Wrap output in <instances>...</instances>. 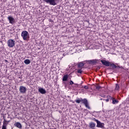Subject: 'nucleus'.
<instances>
[{
    "label": "nucleus",
    "mask_w": 129,
    "mask_h": 129,
    "mask_svg": "<svg viewBox=\"0 0 129 129\" xmlns=\"http://www.w3.org/2000/svg\"><path fill=\"white\" fill-rule=\"evenodd\" d=\"M21 37L24 41H28L30 39V34L28 31L24 30L21 33Z\"/></svg>",
    "instance_id": "f257e3e1"
},
{
    "label": "nucleus",
    "mask_w": 129,
    "mask_h": 129,
    "mask_svg": "<svg viewBox=\"0 0 129 129\" xmlns=\"http://www.w3.org/2000/svg\"><path fill=\"white\" fill-rule=\"evenodd\" d=\"M46 4H49L50 6H57L59 0H43Z\"/></svg>",
    "instance_id": "f03ea898"
},
{
    "label": "nucleus",
    "mask_w": 129,
    "mask_h": 129,
    "mask_svg": "<svg viewBox=\"0 0 129 129\" xmlns=\"http://www.w3.org/2000/svg\"><path fill=\"white\" fill-rule=\"evenodd\" d=\"M15 41L14 39H10L7 41V44L9 48H13L15 45Z\"/></svg>",
    "instance_id": "7ed1b4c3"
},
{
    "label": "nucleus",
    "mask_w": 129,
    "mask_h": 129,
    "mask_svg": "<svg viewBox=\"0 0 129 129\" xmlns=\"http://www.w3.org/2000/svg\"><path fill=\"white\" fill-rule=\"evenodd\" d=\"M8 20L9 21L10 24H11L12 25L16 24V19H15L13 16H9L8 17Z\"/></svg>",
    "instance_id": "20e7f679"
},
{
    "label": "nucleus",
    "mask_w": 129,
    "mask_h": 129,
    "mask_svg": "<svg viewBox=\"0 0 129 129\" xmlns=\"http://www.w3.org/2000/svg\"><path fill=\"white\" fill-rule=\"evenodd\" d=\"M101 62L103 65H104L106 67H109L111 65V62L106 61L105 59L101 60Z\"/></svg>",
    "instance_id": "39448f33"
},
{
    "label": "nucleus",
    "mask_w": 129,
    "mask_h": 129,
    "mask_svg": "<svg viewBox=\"0 0 129 129\" xmlns=\"http://www.w3.org/2000/svg\"><path fill=\"white\" fill-rule=\"evenodd\" d=\"M19 91L20 93H22V94L26 93V91H27V89L26 88V87L23 86H21L20 87Z\"/></svg>",
    "instance_id": "423d86ee"
},
{
    "label": "nucleus",
    "mask_w": 129,
    "mask_h": 129,
    "mask_svg": "<svg viewBox=\"0 0 129 129\" xmlns=\"http://www.w3.org/2000/svg\"><path fill=\"white\" fill-rule=\"evenodd\" d=\"M96 125V124L93 122H90L89 123V127H90V128H91V129H94Z\"/></svg>",
    "instance_id": "0eeeda50"
},
{
    "label": "nucleus",
    "mask_w": 129,
    "mask_h": 129,
    "mask_svg": "<svg viewBox=\"0 0 129 129\" xmlns=\"http://www.w3.org/2000/svg\"><path fill=\"white\" fill-rule=\"evenodd\" d=\"M103 126H104V124L103 123H102L100 121H97V127H101V128H102Z\"/></svg>",
    "instance_id": "6e6552de"
},
{
    "label": "nucleus",
    "mask_w": 129,
    "mask_h": 129,
    "mask_svg": "<svg viewBox=\"0 0 129 129\" xmlns=\"http://www.w3.org/2000/svg\"><path fill=\"white\" fill-rule=\"evenodd\" d=\"M38 91L41 93V94H45L46 93V90L43 88H39L38 89Z\"/></svg>",
    "instance_id": "1a4fd4ad"
},
{
    "label": "nucleus",
    "mask_w": 129,
    "mask_h": 129,
    "mask_svg": "<svg viewBox=\"0 0 129 129\" xmlns=\"http://www.w3.org/2000/svg\"><path fill=\"white\" fill-rule=\"evenodd\" d=\"M14 126H16L18 128H22V124L20 122H16L14 124Z\"/></svg>",
    "instance_id": "9d476101"
},
{
    "label": "nucleus",
    "mask_w": 129,
    "mask_h": 129,
    "mask_svg": "<svg viewBox=\"0 0 129 129\" xmlns=\"http://www.w3.org/2000/svg\"><path fill=\"white\" fill-rule=\"evenodd\" d=\"M68 79V75H64L62 78V81H67Z\"/></svg>",
    "instance_id": "9b49d317"
},
{
    "label": "nucleus",
    "mask_w": 129,
    "mask_h": 129,
    "mask_svg": "<svg viewBox=\"0 0 129 129\" xmlns=\"http://www.w3.org/2000/svg\"><path fill=\"white\" fill-rule=\"evenodd\" d=\"M83 68H78L77 69L78 73L79 74H81L82 72H83V71L82 70Z\"/></svg>",
    "instance_id": "f8f14e48"
},
{
    "label": "nucleus",
    "mask_w": 129,
    "mask_h": 129,
    "mask_svg": "<svg viewBox=\"0 0 129 129\" xmlns=\"http://www.w3.org/2000/svg\"><path fill=\"white\" fill-rule=\"evenodd\" d=\"M24 63L25 64H26V65H28L30 64V63H31V61L30 60V59H27L24 60Z\"/></svg>",
    "instance_id": "ddd939ff"
},
{
    "label": "nucleus",
    "mask_w": 129,
    "mask_h": 129,
    "mask_svg": "<svg viewBox=\"0 0 129 129\" xmlns=\"http://www.w3.org/2000/svg\"><path fill=\"white\" fill-rule=\"evenodd\" d=\"M112 103L113 104H115L116 103H118V101L117 100H116L115 98H113V99H112Z\"/></svg>",
    "instance_id": "4468645a"
},
{
    "label": "nucleus",
    "mask_w": 129,
    "mask_h": 129,
    "mask_svg": "<svg viewBox=\"0 0 129 129\" xmlns=\"http://www.w3.org/2000/svg\"><path fill=\"white\" fill-rule=\"evenodd\" d=\"M81 102H83V103L85 105L87 103H88L87 99H81Z\"/></svg>",
    "instance_id": "2eb2a0df"
},
{
    "label": "nucleus",
    "mask_w": 129,
    "mask_h": 129,
    "mask_svg": "<svg viewBox=\"0 0 129 129\" xmlns=\"http://www.w3.org/2000/svg\"><path fill=\"white\" fill-rule=\"evenodd\" d=\"M83 66H84V63L83 62H80L78 64V68H83L82 67Z\"/></svg>",
    "instance_id": "dca6fc26"
},
{
    "label": "nucleus",
    "mask_w": 129,
    "mask_h": 129,
    "mask_svg": "<svg viewBox=\"0 0 129 129\" xmlns=\"http://www.w3.org/2000/svg\"><path fill=\"white\" fill-rule=\"evenodd\" d=\"M72 87L77 88V87H79V85H78V84H74L72 86Z\"/></svg>",
    "instance_id": "f3484780"
},
{
    "label": "nucleus",
    "mask_w": 129,
    "mask_h": 129,
    "mask_svg": "<svg viewBox=\"0 0 129 129\" xmlns=\"http://www.w3.org/2000/svg\"><path fill=\"white\" fill-rule=\"evenodd\" d=\"M106 98H107V99H108L109 100V99L111 100H112V99H113V97H111V96H109V95H107V97H106Z\"/></svg>",
    "instance_id": "a211bd4d"
},
{
    "label": "nucleus",
    "mask_w": 129,
    "mask_h": 129,
    "mask_svg": "<svg viewBox=\"0 0 129 129\" xmlns=\"http://www.w3.org/2000/svg\"><path fill=\"white\" fill-rule=\"evenodd\" d=\"M115 90H119V85H118V84H116V86H115Z\"/></svg>",
    "instance_id": "6ab92c4d"
},
{
    "label": "nucleus",
    "mask_w": 129,
    "mask_h": 129,
    "mask_svg": "<svg viewBox=\"0 0 129 129\" xmlns=\"http://www.w3.org/2000/svg\"><path fill=\"white\" fill-rule=\"evenodd\" d=\"M81 88H84L85 89H88V86H82Z\"/></svg>",
    "instance_id": "aec40b11"
},
{
    "label": "nucleus",
    "mask_w": 129,
    "mask_h": 129,
    "mask_svg": "<svg viewBox=\"0 0 129 129\" xmlns=\"http://www.w3.org/2000/svg\"><path fill=\"white\" fill-rule=\"evenodd\" d=\"M85 105L86 107H87V108H88V109H90V107L89 106L88 103H87V104H85Z\"/></svg>",
    "instance_id": "412c9836"
},
{
    "label": "nucleus",
    "mask_w": 129,
    "mask_h": 129,
    "mask_svg": "<svg viewBox=\"0 0 129 129\" xmlns=\"http://www.w3.org/2000/svg\"><path fill=\"white\" fill-rule=\"evenodd\" d=\"M2 129H7V125L4 123V124L2 126Z\"/></svg>",
    "instance_id": "4be33fe9"
},
{
    "label": "nucleus",
    "mask_w": 129,
    "mask_h": 129,
    "mask_svg": "<svg viewBox=\"0 0 129 129\" xmlns=\"http://www.w3.org/2000/svg\"><path fill=\"white\" fill-rule=\"evenodd\" d=\"M2 129H7V125L4 123V124L2 126Z\"/></svg>",
    "instance_id": "5701e85b"
},
{
    "label": "nucleus",
    "mask_w": 129,
    "mask_h": 129,
    "mask_svg": "<svg viewBox=\"0 0 129 129\" xmlns=\"http://www.w3.org/2000/svg\"><path fill=\"white\" fill-rule=\"evenodd\" d=\"M110 66H112V68H116V67H117L114 64V63H111V65H110Z\"/></svg>",
    "instance_id": "b1692460"
},
{
    "label": "nucleus",
    "mask_w": 129,
    "mask_h": 129,
    "mask_svg": "<svg viewBox=\"0 0 129 129\" xmlns=\"http://www.w3.org/2000/svg\"><path fill=\"white\" fill-rule=\"evenodd\" d=\"M74 84V82H73V81L71 80L70 82V85H71L72 86Z\"/></svg>",
    "instance_id": "393cba45"
},
{
    "label": "nucleus",
    "mask_w": 129,
    "mask_h": 129,
    "mask_svg": "<svg viewBox=\"0 0 129 129\" xmlns=\"http://www.w3.org/2000/svg\"><path fill=\"white\" fill-rule=\"evenodd\" d=\"M81 101V100H76V102H77V103H80V102Z\"/></svg>",
    "instance_id": "a878e982"
},
{
    "label": "nucleus",
    "mask_w": 129,
    "mask_h": 129,
    "mask_svg": "<svg viewBox=\"0 0 129 129\" xmlns=\"http://www.w3.org/2000/svg\"><path fill=\"white\" fill-rule=\"evenodd\" d=\"M100 96H101V97H106L105 95L102 94H100Z\"/></svg>",
    "instance_id": "bb28decb"
},
{
    "label": "nucleus",
    "mask_w": 129,
    "mask_h": 129,
    "mask_svg": "<svg viewBox=\"0 0 129 129\" xmlns=\"http://www.w3.org/2000/svg\"><path fill=\"white\" fill-rule=\"evenodd\" d=\"M94 120L95 121H96V122H97V121H99L98 120H97V119H95V118L94 119Z\"/></svg>",
    "instance_id": "cd10ccee"
},
{
    "label": "nucleus",
    "mask_w": 129,
    "mask_h": 129,
    "mask_svg": "<svg viewBox=\"0 0 129 129\" xmlns=\"http://www.w3.org/2000/svg\"><path fill=\"white\" fill-rule=\"evenodd\" d=\"M106 101L107 102H108V101H109V100L108 99H106Z\"/></svg>",
    "instance_id": "c85d7f7f"
},
{
    "label": "nucleus",
    "mask_w": 129,
    "mask_h": 129,
    "mask_svg": "<svg viewBox=\"0 0 129 129\" xmlns=\"http://www.w3.org/2000/svg\"><path fill=\"white\" fill-rule=\"evenodd\" d=\"M97 89H99V87H97Z\"/></svg>",
    "instance_id": "c756f323"
},
{
    "label": "nucleus",
    "mask_w": 129,
    "mask_h": 129,
    "mask_svg": "<svg viewBox=\"0 0 129 129\" xmlns=\"http://www.w3.org/2000/svg\"><path fill=\"white\" fill-rule=\"evenodd\" d=\"M101 100H102V99H100Z\"/></svg>",
    "instance_id": "7c9ffc66"
}]
</instances>
